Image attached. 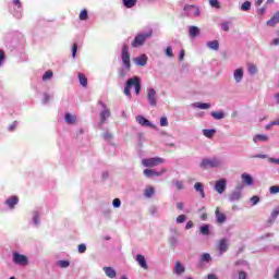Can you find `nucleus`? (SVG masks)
Listing matches in <instances>:
<instances>
[{"label": "nucleus", "mask_w": 279, "mask_h": 279, "mask_svg": "<svg viewBox=\"0 0 279 279\" xmlns=\"http://www.w3.org/2000/svg\"><path fill=\"white\" fill-rule=\"evenodd\" d=\"M137 66H147V54H141L134 59Z\"/></svg>", "instance_id": "nucleus-16"}, {"label": "nucleus", "mask_w": 279, "mask_h": 279, "mask_svg": "<svg viewBox=\"0 0 279 279\" xmlns=\"http://www.w3.org/2000/svg\"><path fill=\"white\" fill-rule=\"evenodd\" d=\"M112 206H113V208H121V199L114 198L112 201Z\"/></svg>", "instance_id": "nucleus-49"}, {"label": "nucleus", "mask_w": 279, "mask_h": 279, "mask_svg": "<svg viewBox=\"0 0 279 279\" xmlns=\"http://www.w3.org/2000/svg\"><path fill=\"white\" fill-rule=\"evenodd\" d=\"M217 134V130L215 129H204L203 130V135L206 136V138H213Z\"/></svg>", "instance_id": "nucleus-29"}, {"label": "nucleus", "mask_w": 279, "mask_h": 279, "mask_svg": "<svg viewBox=\"0 0 279 279\" xmlns=\"http://www.w3.org/2000/svg\"><path fill=\"white\" fill-rule=\"evenodd\" d=\"M86 252V244H80L78 245V253L84 254Z\"/></svg>", "instance_id": "nucleus-57"}, {"label": "nucleus", "mask_w": 279, "mask_h": 279, "mask_svg": "<svg viewBox=\"0 0 279 279\" xmlns=\"http://www.w3.org/2000/svg\"><path fill=\"white\" fill-rule=\"evenodd\" d=\"M169 243L171 247H178V236L173 235L169 238Z\"/></svg>", "instance_id": "nucleus-42"}, {"label": "nucleus", "mask_w": 279, "mask_h": 279, "mask_svg": "<svg viewBox=\"0 0 279 279\" xmlns=\"http://www.w3.org/2000/svg\"><path fill=\"white\" fill-rule=\"evenodd\" d=\"M221 29L223 32H230V22H225L221 24Z\"/></svg>", "instance_id": "nucleus-52"}, {"label": "nucleus", "mask_w": 279, "mask_h": 279, "mask_svg": "<svg viewBox=\"0 0 279 279\" xmlns=\"http://www.w3.org/2000/svg\"><path fill=\"white\" fill-rule=\"evenodd\" d=\"M243 185H239L235 190L229 195V202H239L243 196Z\"/></svg>", "instance_id": "nucleus-8"}, {"label": "nucleus", "mask_w": 279, "mask_h": 279, "mask_svg": "<svg viewBox=\"0 0 279 279\" xmlns=\"http://www.w3.org/2000/svg\"><path fill=\"white\" fill-rule=\"evenodd\" d=\"M251 202H252V206H256V204H258V202H260V197L254 195L251 197Z\"/></svg>", "instance_id": "nucleus-53"}, {"label": "nucleus", "mask_w": 279, "mask_h": 279, "mask_svg": "<svg viewBox=\"0 0 279 279\" xmlns=\"http://www.w3.org/2000/svg\"><path fill=\"white\" fill-rule=\"evenodd\" d=\"M211 117L216 119V121H221V119H226V113L223 111H211Z\"/></svg>", "instance_id": "nucleus-27"}, {"label": "nucleus", "mask_w": 279, "mask_h": 279, "mask_svg": "<svg viewBox=\"0 0 279 279\" xmlns=\"http://www.w3.org/2000/svg\"><path fill=\"white\" fill-rule=\"evenodd\" d=\"M78 82L84 88L88 86V78H86V75H84L83 73H78Z\"/></svg>", "instance_id": "nucleus-31"}, {"label": "nucleus", "mask_w": 279, "mask_h": 279, "mask_svg": "<svg viewBox=\"0 0 279 279\" xmlns=\"http://www.w3.org/2000/svg\"><path fill=\"white\" fill-rule=\"evenodd\" d=\"M189 34L192 38H197L199 36V27L197 26H190L189 27Z\"/></svg>", "instance_id": "nucleus-26"}, {"label": "nucleus", "mask_w": 279, "mask_h": 279, "mask_svg": "<svg viewBox=\"0 0 279 279\" xmlns=\"http://www.w3.org/2000/svg\"><path fill=\"white\" fill-rule=\"evenodd\" d=\"M144 167H158V165H165V159L160 157L146 158L142 160Z\"/></svg>", "instance_id": "nucleus-6"}, {"label": "nucleus", "mask_w": 279, "mask_h": 279, "mask_svg": "<svg viewBox=\"0 0 279 279\" xmlns=\"http://www.w3.org/2000/svg\"><path fill=\"white\" fill-rule=\"evenodd\" d=\"M269 192L271 195H276V193H279V185L270 186Z\"/></svg>", "instance_id": "nucleus-48"}, {"label": "nucleus", "mask_w": 279, "mask_h": 279, "mask_svg": "<svg viewBox=\"0 0 279 279\" xmlns=\"http://www.w3.org/2000/svg\"><path fill=\"white\" fill-rule=\"evenodd\" d=\"M102 136H104L105 141H112V134H110L109 132L104 133Z\"/></svg>", "instance_id": "nucleus-60"}, {"label": "nucleus", "mask_w": 279, "mask_h": 279, "mask_svg": "<svg viewBox=\"0 0 279 279\" xmlns=\"http://www.w3.org/2000/svg\"><path fill=\"white\" fill-rule=\"evenodd\" d=\"M16 125H19V122L14 121L11 125H9V131L14 132L16 130Z\"/></svg>", "instance_id": "nucleus-56"}, {"label": "nucleus", "mask_w": 279, "mask_h": 279, "mask_svg": "<svg viewBox=\"0 0 279 279\" xmlns=\"http://www.w3.org/2000/svg\"><path fill=\"white\" fill-rule=\"evenodd\" d=\"M146 97L148 106L151 108H156L158 106V94L156 93V89L148 87Z\"/></svg>", "instance_id": "nucleus-5"}, {"label": "nucleus", "mask_w": 279, "mask_h": 279, "mask_svg": "<svg viewBox=\"0 0 279 279\" xmlns=\"http://www.w3.org/2000/svg\"><path fill=\"white\" fill-rule=\"evenodd\" d=\"M132 88H135V95H141V77L133 76L129 78L124 86V95L132 97Z\"/></svg>", "instance_id": "nucleus-2"}, {"label": "nucleus", "mask_w": 279, "mask_h": 279, "mask_svg": "<svg viewBox=\"0 0 279 279\" xmlns=\"http://www.w3.org/2000/svg\"><path fill=\"white\" fill-rule=\"evenodd\" d=\"M251 158H260L262 160H265V158H267V155H265V154H257V155L252 156Z\"/></svg>", "instance_id": "nucleus-61"}, {"label": "nucleus", "mask_w": 279, "mask_h": 279, "mask_svg": "<svg viewBox=\"0 0 279 279\" xmlns=\"http://www.w3.org/2000/svg\"><path fill=\"white\" fill-rule=\"evenodd\" d=\"M255 143H267L269 141V136L266 134H257L253 137Z\"/></svg>", "instance_id": "nucleus-23"}, {"label": "nucleus", "mask_w": 279, "mask_h": 279, "mask_svg": "<svg viewBox=\"0 0 279 279\" xmlns=\"http://www.w3.org/2000/svg\"><path fill=\"white\" fill-rule=\"evenodd\" d=\"M156 193V190L154 189V186H148L146 187L145 192H144V195L145 197H154V194Z\"/></svg>", "instance_id": "nucleus-35"}, {"label": "nucleus", "mask_w": 279, "mask_h": 279, "mask_svg": "<svg viewBox=\"0 0 279 279\" xmlns=\"http://www.w3.org/2000/svg\"><path fill=\"white\" fill-rule=\"evenodd\" d=\"M207 279H219V277H217L215 274H209L207 275Z\"/></svg>", "instance_id": "nucleus-63"}, {"label": "nucleus", "mask_w": 279, "mask_h": 279, "mask_svg": "<svg viewBox=\"0 0 279 279\" xmlns=\"http://www.w3.org/2000/svg\"><path fill=\"white\" fill-rule=\"evenodd\" d=\"M243 184L246 186H252L254 184V178L251 177V174L244 172L241 175Z\"/></svg>", "instance_id": "nucleus-17"}, {"label": "nucleus", "mask_w": 279, "mask_h": 279, "mask_svg": "<svg viewBox=\"0 0 279 279\" xmlns=\"http://www.w3.org/2000/svg\"><path fill=\"white\" fill-rule=\"evenodd\" d=\"M234 265H235V267H239V266H241V265H243L244 267H247V266H248L247 262H246V260H243V259H240V260L235 262Z\"/></svg>", "instance_id": "nucleus-55"}, {"label": "nucleus", "mask_w": 279, "mask_h": 279, "mask_svg": "<svg viewBox=\"0 0 279 279\" xmlns=\"http://www.w3.org/2000/svg\"><path fill=\"white\" fill-rule=\"evenodd\" d=\"M13 263H15V265H27V256L14 253Z\"/></svg>", "instance_id": "nucleus-12"}, {"label": "nucleus", "mask_w": 279, "mask_h": 279, "mask_svg": "<svg viewBox=\"0 0 279 279\" xmlns=\"http://www.w3.org/2000/svg\"><path fill=\"white\" fill-rule=\"evenodd\" d=\"M51 77H53V72L49 70L43 75V81L47 82V80H51Z\"/></svg>", "instance_id": "nucleus-43"}, {"label": "nucleus", "mask_w": 279, "mask_h": 279, "mask_svg": "<svg viewBox=\"0 0 279 279\" xmlns=\"http://www.w3.org/2000/svg\"><path fill=\"white\" fill-rule=\"evenodd\" d=\"M184 271H186V268L184 267V265H182V263H180V262H175L174 274L177 276H182V274H184Z\"/></svg>", "instance_id": "nucleus-19"}, {"label": "nucleus", "mask_w": 279, "mask_h": 279, "mask_svg": "<svg viewBox=\"0 0 279 279\" xmlns=\"http://www.w3.org/2000/svg\"><path fill=\"white\" fill-rule=\"evenodd\" d=\"M238 279H247V272L243 270L238 271Z\"/></svg>", "instance_id": "nucleus-46"}, {"label": "nucleus", "mask_w": 279, "mask_h": 279, "mask_svg": "<svg viewBox=\"0 0 279 279\" xmlns=\"http://www.w3.org/2000/svg\"><path fill=\"white\" fill-rule=\"evenodd\" d=\"M102 269L107 278H111V279L117 278V270H114V268L105 266Z\"/></svg>", "instance_id": "nucleus-20"}, {"label": "nucleus", "mask_w": 279, "mask_h": 279, "mask_svg": "<svg viewBox=\"0 0 279 279\" xmlns=\"http://www.w3.org/2000/svg\"><path fill=\"white\" fill-rule=\"evenodd\" d=\"M80 20L81 21H88V11H86V10L81 11Z\"/></svg>", "instance_id": "nucleus-44"}, {"label": "nucleus", "mask_w": 279, "mask_h": 279, "mask_svg": "<svg viewBox=\"0 0 279 279\" xmlns=\"http://www.w3.org/2000/svg\"><path fill=\"white\" fill-rule=\"evenodd\" d=\"M256 71H257L256 65L251 64V65L248 66V73H250V75H256Z\"/></svg>", "instance_id": "nucleus-50"}, {"label": "nucleus", "mask_w": 279, "mask_h": 279, "mask_svg": "<svg viewBox=\"0 0 279 279\" xmlns=\"http://www.w3.org/2000/svg\"><path fill=\"white\" fill-rule=\"evenodd\" d=\"M151 36H154V31L151 29L147 33L138 34L132 41V47H143V45H145V40H147V38H151Z\"/></svg>", "instance_id": "nucleus-4"}, {"label": "nucleus", "mask_w": 279, "mask_h": 279, "mask_svg": "<svg viewBox=\"0 0 279 279\" xmlns=\"http://www.w3.org/2000/svg\"><path fill=\"white\" fill-rule=\"evenodd\" d=\"M193 108H198L199 110H208L213 108V105L208 102H194L192 104Z\"/></svg>", "instance_id": "nucleus-22"}, {"label": "nucleus", "mask_w": 279, "mask_h": 279, "mask_svg": "<svg viewBox=\"0 0 279 279\" xmlns=\"http://www.w3.org/2000/svg\"><path fill=\"white\" fill-rule=\"evenodd\" d=\"M33 223L35 226H40V214H38V211L33 213Z\"/></svg>", "instance_id": "nucleus-37"}, {"label": "nucleus", "mask_w": 279, "mask_h": 279, "mask_svg": "<svg viewBox=\"0 0 279 279\" xmlns=\"http://www.w3.org/2000/svg\"><path fill=\"white\" fill-rule=\"evenodd\" d=\"M243 75H244L243 68L234 70L233 77H234V81L236 82V84H241V82H243Z\"/></svg>", "instance_id": "nucleus-15"}, {"label": "nucleus", "mask_w": 279, "mask_h": 279, "mask_svg": "<svg viewBox=\"0 0 279 279\" xmlns=\"http://www.w3.org/2000/svg\"><path fill=\"white\" fill-rule=\"evenodd\" d=\"M57 265L61 269H66V267H69L71 265V262H69V260H59V262H57Z\"/></svg>", "instance_id": "nucleus-39"}, {"label": "nucleus", "mask_w": 279, "mask_h": 279, "mask_svg": "<svg viewBox=\"0 0 279 279\" xmlns=\"http://www.w3.org/2000/svg\"><path fill=\"white\" fill-rule=\"evenodd\" d=\"M274 278L279 279V267L275 270Z\"/></svg>", "instance_id": "nucleus-64"}, {"label": "nucleus", "mask_w": 279, "mask_h": 279, "mask_svg": "<svg viewBox=\"0 0 279 279\" xmlns=\"http://www.w3.org/2000/svg\"><path fill=\"white\" fill-rule=\"evenodd\" d=\"M226 187H227V181L226 179H221L216 182L214 189L215 191H217V193H219V195H222V193H226Z\"/></svg>", "instance_id": "nucleus-11"}, {"label": "nucleus", "mask_w": 279, "mask_h": 279, "mask_svg": "<svg viewBox=\"0 0 279 279\" xmlns=\"http://www.w3.org/2000/svg\"><path fill=\"white\" fill-rule=\"evenodd\" d=\"M124 8H134L136 0H122Z\"/></svg>", "instance_id": "nucleus-40"}, {"label": "nucleus", "mask_w": 279, "mask_h": 279, "mask_svg": "<svg viewBox=\"0 0 279 279\" xmlns=\"http://www.w3.org/2000/svg\"><path fill=\"white\" fill-rule=\"evenodd\" d=\"M213 260V257L208 253H204L199 257V263H210Z\"/></svg>", "instance_id": "nucleus-36"}, {"label": "nucleus", "mask_w": 279, "mask_h": 279, "mask_svg": "<svg viewBox=\"0 0 279 279\" xmlns=\"http://www.w3.org/2000/svg\"><path fill=\"white\" fill-rule=\"evenodd\" d=\"M194 189L197 193H199L202 199H204V197H206V194L204 193V184L201 182H196L194 184Z\"/></svg>", "instance_id": "nucleus-24"}, {"label": "nucleus", "mask_w": 279, "mask_h": 279, "mask_svg": "<svg viewBox=\"0 0 279 279\" xmlns=\"http://www.w3.org/2000/svg\"><path fill=\"white\" fill-rule=\"evenodd\" d=\"M165 173H167V169H161V171H156L155 169L144 170L145 178H160V175H165Z\"/></svg>", "instance_id": "nucleus-9"}, {"label": "nucleus", "mask_w": 279, "mask_h": 279, "mask_svg": "<svg viewBox=\"0 0 279 279\" xmlns=\"http://www.w3.org/2000/svg\"><path fill=\"white\" fill-rule=\"evenodd\" d=\"M199 232L201 234H203V236H208V234H210V226L208 225H204L199 228Z\"/></svg>", "instance_id": "nucleus-34"}, {"label": "nucleus", "mask_w": 279, "mask_h": 279, "mask_svg": "<svg viewBox=\"0 0 279 279\" xmlns=\"http://www.w3.org/2000/svg\"><path fill=\"white\" fill-rule=\"evenodd\" d=\"M77 56V44H74L72 47V58H75Z\"/></svg>", "instance_id": "nucleus-59"}, {"label": "nucleus", "mask_w": 279, "mask_h": 279, "mask_svg": "<svg viewBox=\"0 0 279 279\" xmlns=\"http://www.w3.org/2000/svg\"><path fill=\"white\" fill-rule=\"evenodd\" d=\"M278 23H279V11H277V12L271 16V19L266 22V25H267L268 27H276V25H278Z\"/></svg>", "instance_id": "nucleus-14"}, {"label": "nucleus", "mask_w": 279, "mask_h": 279, "mask_svg": "<svg viewBox=\"0 0 279 279\" xmlns=\"http://www.w3.org/2000/svg\"><path fill=\"white\" fill-rule=\"evenodd\" d=\"M136 121L140 125H143L144 128H153V129L156 128V125L151 124V122L143 116H137Z\"/></svg>", "instance_id": "nucleus-13"}, {"label": "nucleus", "mask_w": 279, "mask_h": 279, "mask_svg": "<svg viewBox=\"0 0 279 279\" xmlns=\"http://www.w3.org/2000/svg\"><path fill=\"white\" fill-rule=\"evenodd\" d=\"M174 186H177L178 191H182V189H184V182L175 181Z\"/></svg>", "instance_id": "nucleus-54"}, {"label": "nucleus", "mask_w": 279, "mask_h": 279, "mask_svg": "<svg viewBox=\"0 0 279 279\" xmlns=\"http://www.w3.org/2000/svg\"><path fill=\"white\" fill-rule=\"evenodd\" d=\"M274 125H276V122H275V121H271L270 123H268V124L265 126V130H270L271 128H274Z\"/></svg>", "instance_id": "nucleus-62"}, {"label": "nucleus", "mask_w": 279, "mask_h": 279, "mask_svg": "<svg viewBox=\"0 0 279 279\" xmlns=\"http://www.w3.org/2000/svg\"><path fill=\"white\" fill-rule=\"evenodd\" d=\"M135 260L140 265V267H142V269H148L147 259H145L144 255H136Z\"/></svg>", "instance_id": "nucleus-18"}, {"label": "nucleus", "mask_w": 279, "mask_h": 279, "mask_svg": "<svg viewBox=\"0 0 279 279\" xmlns=\"http://www.w3.org/2000/svg\"><path fill=\"white\" fill-rule=\"evenodd\" d=\"M241 10H242V12H250V10H252V2L245 1V2L241 5Z\"/></svg>", "instance_id": "nucleus-38"}, {"label": "nucleus", "mask_w": 279, "mask_h": 279, "mask_svg": "<svg viewBox=\"0 0 279 279\" xmlns=\"http://www.w3.org/2000/svg\"><path fill=\"white\" fill-rule=\"evenodd\" d=\"M7 206H9L11 209L19 204V197L12 196L5 201Z\"/></svg>", "instance_id": "nucleus-25"}, {"label": "nucleus", "mask_w": 279, "mask_h": 279, "mask_svg": "<svg viewBox=\"0 0 279 279\" xmlns=\"http://www.w3.org/2000/svg\"><path fill=\"white\" fill-rule=\"evenodd\" d=\"M278 215H279V206L276 207L271 214L270 217L268 218L267 225L271 226V223H274V221H276V219H278Z\"/></svg>", "instance_id": "nucleus-21"}, {"label": "nucleus", "mask_w": 279, "mask_h": 279, "mask_svg": "<svg viewBox=\"0 0 279 279\" xmlns=\"http://www.w3.org/2000/svg\"><path fill=\"white\" fill-rule=\"evenodd\" d=\"M50 99H51V96H49V94L45 93L44 94L43 104H49Z\"/></svg>", "instance_id": "nucleus-58"}, {"label": "nucleus", "mask_w": 279, "mask_h": 279, "mask_svg": "<svg viewBox=\"0 0 279 279\" xmlns=\"http://www.w3.org/2000/svg\"><path fill=\"white\" fill-rule=\"evenodd\" d=\"M184 221H186V215H180L179 217H177V223H184Z\"/></svg>", "instance_id": "nucleus-47"}, {"label": "nucleus", "mask_w": 279, "mask_h": 279, "mask_svg": "<svg viewBox=\"0 0 279 279\" xmlns=\"http://www.w3.org/2000/svg\"><path fill=\"white\" fill-rule=\"evenodd\" d=\"M166 56H167L168 58H172V56H173V48H171V46H168V47L166 48Z\"/></svg>", "instance_id": "nucleus-51"}, {"label": "nucleus", "mask_w": 279, "mask_h": 279, "mask_svg": "<svg viewBox=\"0 0 279 279\" xmlns=\"http://www.w3.org/2000/svg\"><path fill=\"white\" fill-rule=\"evenodd\" d=\"M207 47L213 51H219V40L208 41Z\"/></svg>", "instance_id": "nucleus-32"}, {"label": "nucleus", "mask_w": 279, "mask_h": 279, "mask_svg": "<svg viewBox=\"0 0 279 279\" xmlns=\"http://www.w3.org/2000/svg\"><path fill=\"white\" fill-rule=\"evenodd\" d=\"M189 10H194L193 16H199V14H201L199 8H197V7H195V5H189V4H186V5L184 7V11L186 12V11H189Z\"/></svg>", "instance_id": "nucleus-30"}, {"label": "nucleus", "mask_w": 279, "mask_h": 279, "mask_svg": "<svg viewBox=\"0 0 279 279\" xmlns=\"http://www.w3.org/2000/svg\"><path fill=\"white\" fill-rule=\"evenodd\" d=\"M216 219L218 223H226V215L219 213V208L216 209Z\"/></svg>", "instance_id": "nucleus-33"}, {"label": "nucleus", "mask_w": 279, "mask_h": 279, "mask_svg": "<svg viewBox=\"0 0 279 279\" xmlns=\"http://www.w3.org/2000/svg\"><path fill=\"white\" fill-rule=\"evenodd\" d=\"M121 58L123 68L119 69L118 75L121 80H125L132 69V62L130 61V47H128V45L122 46Z\"/></svg>", "instance_id": "nucleus-1"}, {"label": "nucleus", "mask_w": 279, "mask_h": 279, "mask_svg": "<svg viewBox=\"0 0 279 279\" xmlns=\"http://www.w3.org/2000/svg\"><path fill=\"white\" fill-rule=\"evenodd\" d=\"M65 122H68L69 125H73L77 121V117L71 114V113H65L64 116Z\"/></svg>", "instance_id": "nucleus-28"}, {"label": "nucleus", "mask_w": 279, "mask_h": 279, "mask_svg": "<svg viewBox=\"0 0 279 279\" xmlns=\"http://www.w3.org/2000/svg\"><path fill=\"white\" fill-rule=\"evenodd\" d=\"M223 167V160L218 157L204 158L199 163V168L206 171L207 169H219Z\"/></svg>", "instance_id": "nucleus-3"}, {"label": "nucleus", "mask_w": 279, "mask_h": 279, "mask_svg": "<svg viewBox=\"0 0 279 279\" xmlns=\"http://www.w3.org/2000/svg\"><path fill=\"white\" fill-rule=\"evenodd\" d=\"M160 125L161 128H167L169 125V120L167 119V117L160 118Z\"/></svg>", "instance_id": "nucleus-45"}, {"label": "nucleus", "mask_w": 279, "mask_h": 279, "mask_svg": "<svg viewBox=\"0 0 279 279\" xmlns=\"http://www.w3.org/2000/svg\"><path fill=\"white\" fill-rule=\"evenodd\" d=\"M209 5L211 8H216V10H220L221 9V3H219V0H209Z\"/></svg>", "instance_id": "nucleus-41"}, {"label": "nucleus", "mask_w": 279, "mask_h": 279, "mask_svg": "<svg viewBox=\"0 0 279 279\" xmlns=\"http://www.w3.org/2000/svg\"><path fill=\"white\" fill-rule=\"evenodd\" d=\"M228 247H230V241L226 238L221 239L218 243L219 256L226 254V252H228Z\"/></svg>", "instance_id": "nucleus-10"}, {"label": "nucleus", "mask_w": 279, "mask_h": 279, "mask_svg": "<svg viewBox=\"0 0 279 279\" xmlns=\"http://www.w3.org/2000/svg\"><path fill=\"white\" fill-rule=\"evenodd\" d=\"M99 106H101V108L104 109L100 112V125H104V123H106V121H108V119H110V109H108V107L106 106V104H104L102 101L98 102Z\"/></svg>", "instance_id": "nucleus-7"}]
</instances>
